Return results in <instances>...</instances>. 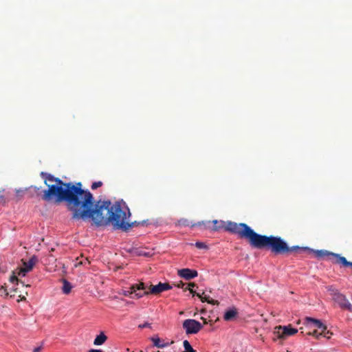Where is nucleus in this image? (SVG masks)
I'll list each match as a JSON object with an SVG mask.
<instances>
[{"mask_svg":"<svg viewBox=\"0 0 352 352\" xmlns=\"http://www.w3.org/2000/svg\"><path fill=\"white\" fill-rule=\"evenodd\" d=\"M178 275L186 280H190L197 276L198 273L196 270H190L188 268H184L179 270L177 272Z\"/></svg>","mask_w":352,"mask_h":352,"instance_id":"obj_12","label":"nucleus"},{"mask_svg":"<svg viewBox=\"0 0 352 352\" xmlns=\"http://www.w3.org/2000/svg\"><path fill=\"white\" fill-rule=\"evenodd\" d=\"M133 288L135 289V292L147 291L146 286L142 282L138 283V284H134V285H133Z\"/></svg>","mask_w":352,"mask_h":352,"instance_id":"obj_20","label":"nucleus"},{"mask_svg":"<svg viewBox=\"0 0 352 352\" xmlns=\"http://www.w3.org/2000/svg\"><path fill=\"white\" fill-rule=\"evenodd\" d=\"M327 289L329 292L333 300L336 298V294L340 293L337 289H336L332 285L327 287Z\"/></svg>","mask_w":352,"mask_h":352,"instance_id":"obj_18","label":"nucleus"},{"mask_svg":"<svg viewBox=\"0 0 352 352\" xmlns=\"http://www.w3.org/2000/svg\"><path fill=\"white\" fill-rule=\"evenodd\" d=\"M239 316L238 310L236 307H232L226 310L223 314V319L227 322L234 321Z\"/></svg>","mask_w":352,"mask_h":352,"instance_id":"obj_13","label":"nucleus"},{"mask_svg":"<svg viewBox=\"0 0 352 352\" xmlns=\"http://www.w3.org/2000/svg\"><path fill=\"white\" fill-rule=\"evenodd\" d=\"M153 345L157 348L163 349L168 346V343L162 341L159 337H152L151 338Z\"/></svg>","mask_w":352,"mask_h":352,"instance_id":"obj_15","label":"nucleus"},{"mask_svg":"<svg viewBox=\"0 0 352 352\" xmlns=\"http://www.w3.org/2000/svg\"><path fill=\"white\" fill-rule=\"evenodd\" d=\"M218 220L213 221H202L195 223H191L187 219H180L178 220L177 225L179 226H190V227H198L201 230H210L216 231L218 229L217 224Z\"/></svg>","mask_w":352,"mask_h":352,"instance_id":"obj_5","label":"nucleus"},{"mask_svg":"<svg viewBox=\"0 0 352 352\" xmlns=\"http://www.w3.org/2000/svg\"><path fill=\"white\" fill-rule=\"evenodd\" d=\"M221 227L224 228L226 231L236 234L240 238L248 240L253 248L268 250L272 253L283 252L288 250L286 242L280 236L259 234L245 223L221 221Z\"/></svg>","mask_w":352,"mask_h":352,"instance_id":"obj_3","label":"nucleus"},{"mask_svg":"<svg viewBox=\"0 0 352 352\" xmlns=\"http://www.w3.org/2000/svg\"><path fill=\"white\" fill-rule=\"evenodd\" d=\"M41 175L47 187L42 191L41 199L54 204L65 202L67 209L72 213V218L82 219L86 214L87 206L94 201L93 195L89 190L82 189L81 182H64L60 178L43 172Z\"/></svg>","mask_w":352,"mask_h":352,"instance_id":"obj_1","label":"nucleus"},{"mask_svg":"<svg viewBox=\"0 0 352 352\" xmlns=\"http://www.w3.org/2000/svg\"><path fill=\"white\" fill-rule=\"evenodd\" d=\"M19 297H21V300H25V296L21 297V296L20 295Z\"/></svg>","mask_w":352,"mask_h":352,"instance_id":"obj_36","label":"nucleus"},{"mask_svg":"<svg viewBox=\"0 0 352 352\" xmlns=\"http://www.w3.org/2000/svg\"><path fill=\"white\" fill-rule=\"evenodd\" d=\"M308 335H312L313 336H315L316 338H318L320 335V332L318 331V329H314L313 331H309L307 333Z\"/></svg>","mask_w":352,"mask_h":352,"instance_id":"obj_28","label":"nucleus"},{"mask_svg":"<svg viewBox=\"0 0 352 352\" xmlns=\"http://www.w3.org/2000/svg\"><path fill=\"white\" fill-rule=\"evenodd\" d=\"M183 329L187 335L196 334L203 327V325L197 320L194 319H186L183 322Z\"/></svg>","mask_w":352,"mask_h":352,"instance_id":"obj_7","label":"nucleus"},{"mask_svg":"<svg viewBox=\"0 0 352 352\" xmlns=\"http://www.w3.org/2000/svg\"><path fill=\"white\" fill-rule=\"evenodd\" d=\"M94 203V200L87 206L82 220L91 219L97 227L111 225L114 230L124 232L140 224L137 221H129L130 210L123 201L113 204L111 201H98L95 205Z\"/></svg>","mask_w":352,"mask_h":352,"instance_id":"obj_2","label":"nucleus"},{"mask_svg":"<svg viewBox=\"0 0 352 352\" xmlns=\"http://www.w3.org/2000/svg\"><path fill=\"white\" fill-rule=\"evenodd\" d=\"M0 293L1 296L5 295L6 296H7L8 295V293L7 292V290L4 286L0 287Z\"/></svg>","mask_w":352,"mask_h":352,"instance_id":"obj_29","label":"nucleus"},{"mask_svg":"<svg viewBox=\"0 0 352 352\" xmlns=\"http://www.w3.org/2000/svg\"><path fill=\"white\" fill-rule=\"evenodd\" d=\"M333 301L338 304L342 310L352 312V304L349 301L346 296L342 293L336 294Z\"/></svg>","mask_w":352,"mask_h":352,"instance_id":"obj_9","label":"nucleus"},{"mask_svg":"<svg viewBox=\"0 0 352 352\" xmlns=\"http://www.w3.org/2000/svg\"><path fill=\"white\" fill-rule=\"evenodd\" d=\"M85 263H89L87 258H85L84 261H80L78 262L76 264H75V266L77 267L78 265H83Z\"/></svg>","mask_w":352,"mask_h":352,"instance_id":"obj_31","label":"nucleus"},{"mask_svg":"<svg viewBox=\"0 0 352 352\" xmlns=\"http://www.w3.org/2000/svg\"><path fill=\"white\" fill-rule=\"evenodd\" d=\"M10 281L12 283H16L18 284L19 283V279L18 278L16 277V276L14 274V273L13 272L12 275L10 276Z\"/></svg>","mask_w":352,"mask_h":352,"instance_id":"obj_27","label":"nucleus"},{"mask_svg":"<svg viewBox=\"0 0 352 352\" xmlns=\"http://www.w3.org/2000/svg\"><path fill=\"white\" fill-rule=\"evenodd\" d=\"M141 352H142V351H141Z\"/></svg>","mask_w":352,"mask_h":352,"instance_id":"obj_38","label":"nucleus"},{"mask_svg":"<svg viewBox=\"0 0 352 352\" xmlns=\"http://www.w3.org/2000/svg\"><path fill=\"white\" fill-rule=\"evenodd\" d=\"M148 291H138V292H135L133 293V296H131V298H140L141 297H142L144 295H148L149 294H144L146 292H148Z\"/></svg>","mask_w":352,"mask_h":352,"instance_id":"obj_22","label":"nucleus"},{"mask_svg":"<svg viewBox=\"0 0 352 352\" xmlns=\"http://www.w3.org/2000/svg\"><path fill=\"white\" fill-rule=\"evenodd\" d=\"M107 340V337L105 336V334L103 332H101L98 336H96L94 341V345H102L103 344L105 341Z\"/></svg>","mask_w":352,"mask_h":352,"instance_id":"obj_16","label":"nucleus"},{"mask_svg":"<svg viewBox=\"0 0 352 352\" xmlns=\"http://www.w3.org/2000/svg\"><path fill=\"white\" fill-rule=\"evenodd\" d=\"M1 198V197H0V199Z\"/></svg>","mask_w":352,"mask_h":352,"instance_id":"obj_37","label":"nucleus"},{"mask_svg":"<svg viewBox=\"0 0 352 352\" xmlns=\"http://www.w3.org/2000/svg\"><path fill=\"white\" fill-rule=\"evenodd\" d=\"M89 352H103V351L102 350H100V349H90L89 351Z\"/></svg>","mask_w":352,"mask_h":352,"instance_id":"obj_33","label":"nucleus"},{"mask_svg":"<svg viewBox=\"0 0 352 352\" xmlns=\"http://www.w3.org/2000/svg\"><path fill=\"white\" fill-rule=\"evenodd\" d=\"M185 283H184L182 281H180L177 285V287L179 288H183L185 291L188 289L190 292V294H192V296H198L202 302H208V303L212 304V305H218L219 302L217 300H213L210 298V296H208L205 295L204 292L197 293L192 288L196 286V285L194 283H190L188 285V287H184Z\"/></svg>","mask_w":352,"mask_h":352,"instance_id":"obj_6","label":"nucleus"},{"mask_svg":"<svg viewBox=\"0 0 352 352\" xmlns=\"http://www.w3.org/2000/svg\"><path fill=\"white\" fill-rule=\"evenodd\" d=\"M37 261L38 258L36 256H32L28 261H23V267L20 268L18 275L25 276L27 272H29L32 270Z\"/></svg>","mask_w":352,"mask_h":352,"instance_id":"obj_11","label":"nucleus"},{"mask_svg":"<svg viewBox=\"0 0 352 352\" xmlns=\"http://www.w3.org/2000/svg\"><path fill=\"white\" fill-rule=\"evenodd\" d=\"M298 333V329L292 327L291 324L287 326H278L275 328L274 335L279 339H286Z\"/></svg>","mask_w":352,"mask_h":352,"instance_id":"obj_8","label":"nucleus"},{"mask_svg":"<svg viewBox=\"0 0 352 352\" xmlns=\"http://www.w3.org/2000/svg\"><path fill=\"white\" fill-rule=\"evenodd\" d=\"M183 346L185 349V351L183 352H196V351L193 349L188 340H184L183 342Z\"/></svg>","mask_w":352,"mask_h":352,"instance_id":"obj_19","label":"nucleus"},{"mask_svg":"<svg viewBox=\"0 0 352 352\" xmlns=\"http://www.w3.org/2000/svg\"><path fill=\"white\" fill-rule=\"evenodd\" d=\"M42 347L38 346L34 349L33 352H40L41 351Z\"/></svg>","mask_w":352,"mask_h":352,"instance_id":"obj_32","label":"nucleus"},{"mask_svg":"<svg viewBox=\"0 0 352 352\" xmlns=\"http://www.w3.org/2000/svg\"><path fill=\"white\" fill-rule=\"evenodd\" d=\"M341 261V265L344 267H350L352 268V262L348 261L345 257L340 260Z\"/></svg>","mask_w":352,"mask_h":352,"instance_id":"obj_24","label":"nucleus"},{"mask_svg":"<svg viewBox=\"0 0 352 352\" xmlns=\"http://www.w3.org/2000/svg\"><path fill=\"white\" fill-rule=\"evenodd\" d=\"M195 246L198 249H206L207 248V245L204 243L200 242V241L196 242L195 243Z\"/></svg>","mask_w":352,"mask_h":352,"instance_id":"obj_26","label":"nucleus"},{"mask_svg":"<svg viewBox=\"0 0 352 352\" xmlns=\"http://www.w3.org/2000/svg\"><path fill=\"white\" fill-rule=\"evenodd\" d=\"M138 327L140 329H143V328H146V327L151 328V324L148 323V322H144V324H139Z\"/></svg>","mask_w":352,"mask_h":352,"instance_id":"obj_30","label":"nucleus"},{"mask_svg":"<svg viewBox=\"0 0 352 352\" xmlns=\"http://www.w3.org/2000/svg\"><path fill=\"white\" fill-rule=\"evenodd\" d=\"M286 246L287 248V251L283 252H278V253H274L275 254H288L293 252H308V253H314L315 256L318 258H327L328 260L332 261L333 263L336 264H341L340 259H342L344 256H341L339 254L333 253L331 252H329L326 250H314L313 249H311L308 247H303L300 248L299 246L295 245L292 247H289L287 243H286Z\"/></svg>","mask_w":352,"mask_h":352,"instance_id":"obj_4","label":"nucleus"},{"mask_svg":"<svg viewBox=\"0 0 352 352\" xmlns=\"http://www.w3.org/2000/svg\"><path fill=\"white\" fill-rule=\"evenodd\" d=\"M172 289V286H170L167 283H159L156 285H151L149 286V290L148 292L145 294H154L157 295L161 294L163 292L167 291Z\"/></svg>","mask_w":352,"mask_h":352,"instance_id":"obj_10","label":"nucleus"},{"mask_svg":"<svg viewBox=\"0 0 352 352\" xmlns=\"http://www.w3.org/2000/svg\"><path fill=\"white\" fill-rule=\"evenodd\" d=\"M102 186V182H100V181H98V182H94L91 186V188L92 190H96L98 188Z\"/></svg>","mask_w":352,"mask_h":352,"instance_id":"obj_25","label":"nucleus"},{"mask_svg":"<svg viewBox=\"0 0 352 352\" xmlns=\"http://www.w3.org/2000/svg\"><path fill=\"white\" fill-rule=\"evenodd\" d=\"M6 271V270L2 269L1 267H0V272H2L3 273H5Z\"/></svg>","mask_w":352,"mask_h":352,"instance_id":"obj_35","label":"nucleus"},{"mask_svg":"<svg viewBox=\"0 0 352 352\" xmlns=\"http://www.w3.org/2000/svg\"><path fill=\"white\" fill-rule=\"evenodd\" d=\"M34 190H35L36 192H38V191L40 190V188L36 187V186H34Z\"/></svg>","mask_w":352,"mask_h":352,"instance_id":"obj_34","label":"nucleus"},{"mask_svg":"<svg viewBox=\"0 0 352 352\" xmlns=\"http://www.w3.org/2000/svg\"><path fill=\"white\" fill-rule=\"evenodd\" d=\"M63 292L65 294H69L72 288L71 283L65 279L63 280Z\"/></svg>","mask_w":352,"mask_h":352,"instance_id":"obj_17","label":"nucleus"},{"mask_svg":"<svg viewBox=\"0 0 352 352\" xmlns=\"http://www.w3.org/2000/svg\"><path fill=\"white\" fill-rule=\"evenodd\" d=\"M318 330L320 332V335H321V336H322L324 337H327L328 338H330L329 336H327V334L329 333V331H327V327L325 325H324V329H323V328H318Z\"/></svg>","mask_w":352,"mask_h":352,"instance_id":"obj_23","label":"nucleus"},{"mask_svg":"<svg viewBox=\"0 0 352 352\" xmlns=\"http://www.w3.org/2000/svg\"><path fill=\"white\" fill-rule=\"evenodd\" d=\"M135 292V289L133 288V286L131 285L128 289L123 291V295L125 296H133V293Z\"/></svg>","mask_w":352,"mask_h":352,"instance_id":"obj_21","label":"nucleus"},{"mask_svg":"<svg viewBox=\"0 0 352 352\" xmlns=\"http://www.w3.org/2000/svg\"><path fill=\"white\" fill-rule=\"evenodd\" d=\"M305 324L307 326H314L316 328H323L324 329V324L319 320L307 317L305 318Z\"/></svg>","mask_w":352,"mask_h":352,"instance_id":"obj_14","label":"nucleus"}]
</instances>
